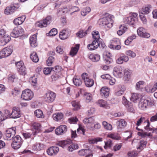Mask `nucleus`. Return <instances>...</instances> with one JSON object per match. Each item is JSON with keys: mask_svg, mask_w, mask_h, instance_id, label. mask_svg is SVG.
Segmentation results:
<instances>
[{"mask_svg": "<svg viewBox=\"0 0 157 157\" xmlns=\"http://www.w3.org/2000/svg\"><path fill=\"white\" fill-rule=\"evenodd\" d=\"M113 16L107 13H105L103 17L99 19V24L104 26L107 30H108L113 26Z\"/></svg>", "mask_w": 157, "mask_h": 157, "instance_id": "obj_1", "label": "nucleus"}, {"mask_svg": "<svg viewBox=\"0 0 157 157\" xmlns=\"http://www.w3.org/2000/svg\"><path fill=\"white\" fill-rule=\"evenodd\" d=\"M154 100L150 96L142 97L139 103V107L142 110L145 109L148 105H151L154 104Z\"/></svg>", "mask_w": 157, "mask_h": 157, "instance_id": "obj_2", "label": "nucleus"}, {"mask_svg": "<svg viewBox=\"0 0 157 157\" xmlns=\"http://www.w3.org/2000/svg\"><path fill=\"white\" fill-rule=\"evenodd\" d=\"M137 15L136 13H132L130 16L124 18V23L130 26L135 25L138 21Z\"/></svg>", "mask_w": 157, "mask_h": 157, "instance_id": "obj_3", "label": "nucleus"}, {"mask_svg": "<svg viewBox=\"0 0 157 157\" xmlns=\"http://www.w3.org/2000/svg\"><path fill=\"white\" fill-rule=\"evenodd\" d=\"M22 143L21 137L19 135H17L12 138L11 146L14 149H18L21 147Z\"/></svg>", "mask_w": 157, "mask_h": 157, "instance_id": "obj_4", "label": "nucleus"}, {"mask_svg": "<svg viewBox=\"0 0 157 157\" xmlns=\"http://www.w3.org/2000/svg\"><path fill=\"white\" fill-rule=\"evenodd\" d=\"M16 133V128L13 127L8 128L6 131L5 133L6 139L7 140H11Z\"/></svg>", "mask_w": 157, "mask_h": 157, "instance_id": "obj_5", "label": "nucleus"}, {"mask_svg": "<svg viewBox=\"0 0 157 157\" xmlns=\"http://www.w3.org/2000/svg\"><path fill=\"white\" fill-rule=\"evenodd\" d=\"M82 79L84 81L86 86L87 87H91L94 84V80L88 77V74L86 73H83L82 75Z\"/></svg>", "mask_w": 157, "mask_h": 157, "instance_id": "obj_6", "label": "nucleus"}, {"mask_svg": "<svg viewBox=\"0 0 157 157\" xmlns=\"http://www.w3.org/2000/svg\"><path fill=\"white\" fill-rule=\"evenodd\" d=\"M33 92L29 89H27L22 92L21 98L25 100H29L33 98Z\"/></svg>", "mask_w": 157, "mask_h": 157, "instance_id": "obj_7", "label": "nucleus"}, {"mask_svg": "<svg viewBox=\"0 0 157 157\" xmlns=\"http://www.w3.org/2000/svg\"><path fill=\"white\" fill-rule=\"evenodd\" d=\"M56 97L55 93L52 91H48L45 94L44 100L48 103H51L55 100Z\"/></svg>", "mask_w": 157, "mask_h": 157, "instance_id": "obj_8", "label": "nucleus"}, {"mask_svg": "<svg viewBox=\"0 0 157 157\" xmlns=\"http://www.w3.org/2000/svg\"><path fill=\"white\" fill-rule=\"evenodd\" d=\"M120 40L117 38H114L111 40V44L109 45L108 47L111 49L119 50L121 48Z\"/></svg>", "mask_w": 157, "mask_h": 157, "instance_id": "obj_9", "label": "nucleus"}, {"mask_svg": "<svg viewBox=\"0 0 157 157\" xmlns=\"http://www.w3.org/2000/svg\"><path fill=\"white\" fill-rule=\"evenodd\" d=\"M13 51V47L12 45L4 48L0 52V54L2 55L4 57L10 56Z\"/></svg>", "mask_w": 157, "mask_h": 157, "instance_id": "obj_10", "label": "nucleus"}, {"mask_svg": "<svg viewBox=\"0 0 157 157\" xmlns=\"http://www.w3.org/2000/svg\"><path fill=\"white\" fill-rule=\"evenodd\" d=\"M52 17L50 16H47L45 19L36 23V26L39 27H46L47 25L49 24L51 21Z\"/></svg>", "mask_w": 157, "mask_h": 157, "instance_id": "obj_11", "label": "nucleus"}, {"mask_svg": "<svg viewBox=\"0 0 157 157\" xmlns=\"http://www.w3.org/2000/svg\"><path fill=\"white\" fill-rule=\"evenodd\" d=\"M15 64L19 73L21 75H25L26 74V69L23 62L20 61L16 63Z\"/></svg>", "mask_w": 157, "mask_h": 157, "instance_id": "obj_12", "label": "nucleus"}, {"mask_svg": "<svg viewBox=\"0 0 157 157\" xmlns=\"http://www.w3.org/2000/svg\"><path fill=\"white\" fill-rule=\"evenodd\" d=\"M21 116V112L20 108L17 107H14L12 109V111L10 115V118H17Z\"/></svg>", "mask_w": 157, "mask_h": 157, "instance_id": "obj_13", "label": "nucleus"}, {"mask_svg": "<svg viewBox=\"0 0 157 157\" xmlns=\"http://www.w3.org/2000/svg\"><path fill=\"white\" fill-rule=\"evenodd\" d=\"M30 125L33 130H35V131L33 132L34 135H36L41 129V125L38 122H32L30 123Z\"/></svg>", "mask_w": 157, "mask_h": 157, "instance_id": "obj_14", "label": "nucleus"}, {"mask_svg": "<svg viewBox=\"0 0 157 157\" xmlns=\"http://www.w3.org/2000/svg\"><path fill=\"white\" fill-rule=\"evenodd\" d=\"M23 29L20 27H15L11 33V36L13 37H17L22 36L23 34Z\"/></svg>", "mask_w": 157, "mask_h": 157, "instance_id": "obj_15", "label": "nucleus"}, {"mask_svg": "<svg viewBox=\"0 0 157 157\" xmlns=\"http://www.w3.org/2000/svg\"><path fill=\"white\" fill-rule=\"evenodd\" d=\"M137 32L138 35L141 37L148 38L150 36V34L147 33L145 29L142 27L138 28Z\"/></svg>", "mask_w": 157, "mask_h": 157, "instance_id": "obj_16", "label": "nucleus"}, {"mask_svg": "<svg viewBox=\"0 0 157 157\" xmlns=\"http://www.w3.org/2000/svg\"><path fill=\"white\" fill-rule=\"evenodd\" d=\"M122 103L126 107L128 111L133 112L134 109L132 103L128 101L123 96L122 98Z\"/></svg>", "mask_w": 157, "mask_h": 157, "instance_id": "obj_17", "label": "nucleus"}, {"mask_svg": "<svg viewBox=\"0 0 157 157\" xmlns=\"http://www.w3.org/2000/svg\"><path fill=\"white\" fill-rule=\"evenodd\" d=\"M146 121H147L146 122L147 123V124L146 126L144 127V129L148 131H152V128L149 127L150 122L149 121L147 120H146L145 118L144 117H141L140 118V119L137 121L136 123V125L138 126H139L143 122H144V123H145L146 122Z\"/></svg>", "mask_w": 157, "mask_h": 157, "instance_id": "obj_18", "label": "nucleus"}, {"mask_svg": "<svg viewBox=\"0 0 157 157\" xmlns=\"http://www.w3.org/2000/svg\"><path fill=\"white\" fill-rule=\"evenodd\" d=\"M67 131V127L65 125H61L57 128L55 130L57 135H63Z\"/></svg>", "mask_w": 157, "mask_h": 157, "instance_id": "obj_19", "label": "nucleus"}, {"mask_svg": "<svg viewBox=\"0 0 157 157\" xmlns=\"http://www.w3.org/2000/svg\"><path fill=\"white\" fill-rule=\"evenodd\" d=\"M113 74L117 77H121L123 75L122 67L120 66L115 67L113 69Z\"/></svg>", "mask_w": 157, "mask_h": 157, "instance_id": "obj_20", "label": "nucleus"}, {"mask_svg": "<svg viewBox=\"0 0 157 157\" xmlns=\"http://www.w3.org/2000/svg\"><path fill=\"white\" fill-rule=\"evenodd\" d=\"M18 8L16 6L13 5H11L6 8L4 10V13L7 15L12 14Z\"/></svg>", "mask_w": 157, "mask_h": 157, "instance_id": "obj_21", "label": "nucleus"}, {"mask_svg": "<svg viewBox=\"0 0 157 157\" xmlns=\"http://www.w3.org/2000/svg\"><path fill=\"white\" fill-rule=\"evenodd\" d=\"M70 31L67 29H64L59 33V38L62 40L66 39L70 35Z\"/></svg>", "mask_w": 157, "mask_h": 157, "instance_id": "obj_22", "label": "nucleus"}, {"mask_svg": "<svg viewBox=\"0 0 157 157\" xmlns=\"http://www.w3.org/2000/svg\"><path fill=\"white\" fill-rule=\"evenodd\" d=\"M100 42H97L96 40H93L91 44H88L87 48L90 51H93L97 49L99 46Z\"/></svg>", "mask_w": 157, "mask_h": 157, "instance_id": "obj_23", "label": "nucleus"}, {"mask_svg": "<svg viewBox=\"0 0 157 157\" xmlns=\"http://www.w3.org/2000/svg\"><path fill=\"white\" fill-rule=\"evenodd\" d=\"M59 150V149L58 147L54 146L49 148L47 150V152L48 155H52L56 154Z\"/></svg>", "mask_w": 157, "mask_h": 157, "instance_id": "obj_24", "label": "nucleus"}, {"mask_svg": "<svg viewBox=\"0 0 157 157\" xmlns=\"http://www.w3.org/2000/svg\"><path fill=\"white\" fill-rule=\"evenodd\" d=\"M36 37V35L35 34L31 36L29 38L30 44L32 47H35L37 45Z\"/></svg>", "mask_w": 157, "mask_h": 157, "instance_id": "obj_25", "label": "nucleus"}, {"mask_svg": "<svg viewBox=\"0 0 157 157\" xmlns=\"http://www.w3.org/2000/svg\"><path fill=\"white\" fill-rule=\"evenodd\" d=\"M89 58L92 61L97 62L100 59V56L98 54H91L89 55Z\"/></svg>", "mask_w": 157, "mask_h": 157, "instance_id": "obj_26", "label": "nucleus"}, {"mask_svg": "<svg viewBox=\"0 0 157 157\" xmlns=\"http://www.w3.org/2000/svg\"><path fill=\"white\" fill-rule=\"evenodd\" d=\"M26 18L25 16H22L15 19L13 21L14 23L16 25L21 24Z\"/></svg>", "mask_w": 157, "mask_h": 157, "instance_id": "obj_27", "label": "nucleus"}, {"mask_svg": "<svg viewBox=\"0 0 157 157\" xmlns=\"http://www.w3.org/2000/svg\"><path fill=\"white\" fill-rule=\"evenodd\" d=\"M79 155L84 156L87 154H91V150L90 149H83L79 150L78 151Z\"/></svg>", "mask_w": 157, "mask_h": 157, "instance_id": "obj_28", "label": "nucleus"}, {"mask_svg": "<svg viewBox=\"0 0 157 157\" xmlns=\"http://www.w3.org/2000/svg\"><path fill=\"white\" fill-rule=\"evenodd\" d=\"M94 121V119L93 117H90L88 118H86L83 120V122L86 124H87L88 128L90 126L89 125H92L93 124Z\"/></svg>", "mask_w": 157, "mask_h": 157, "instance_id": "obj_29", "label": "nucleus"}, {"mask_svg": "<svg viewBox=\"0 0 157 157\" xmlns=\"http://www.w3.org/2000/svg\"><path fill=\"white\" fill-rule=\"evenodd\" d=\"M63 115L61 112L55 113L53 115V119L56 121H61L63 119Z\"/></svg>", "mask_w": 157, "mask_h": 157, "instance_id": "obj_30", "label": "nucleus"}, {"mask_svg": "<svg viewBox=\"0 0 157 157\" xmlns=\"http://www.w3.org/2000/svg\"><path fill=\"white\" fill-rule=\"evenodd\" d=\"M109 89L105 87H102L100 90V94L101 96L107 97L109 95Z\"/></svg>", "mask_w": 157, "mask_h": 157, "instance_id": "obj_31", "label": "nucleus"}, {"mask_svg": "<svg viewBox=\"0 0 157 157\" xmlns=\"http://www.w3.org/2000/svg\"><path fill=\"white\" fill-rule=\"evenodd\" d=\"M128 58L127 56H124L119 57L116 60V62L118 64H121L123 63L124 62H128Z\"/></svg>", "mask_w": 157, "mask_h": 157, "instance_id": "obj_32", "label": "nucleus"}, {"mask_svg": "<svg viewBox=\"0 0 157 157\" xmlns=\"http://www.w3.org/2000/svg\"><path fill=\"white\" fill-rule=\"evenodd\" d=\"M44 145L40 143H36L34 144L33 147L32 149L33 151H40L43 148Z\"/></svg>", "mask_w": 157, "mask_h": 157, "instance_id": "obj_33", "label": "nucleus"}, {"mask_svg": "<svg viewBox=\"0 0 157 157\" xmlns=\"http://www.w3.org/2000/svg\"><path fill=\"white\" fill-rule=\"evenodd\" d=\"M107 137L115 140H120L121 138L120 136L117 133H109Z\"/></svg>", "mask_w": 157, "mask_h": 157, "instance_id": "obj_34", "label": "nucleus"}, {"mask_svg": "<svg viewBox=\"0 0 157 157\" xmlns=\"http://www.w3.org/2000/svg\"><path fill=\"white\" fill-rule=\"evenodd\" d=\"M147 143L146 140H140L138 143V146L137 147V149L142 150L146 147Z\"/></svg>", "mask_w": 157, "mask_h": 157, "instance_id": "obj_35", "label": "nucleus"}, {"mask_svg": "<svg viewBox=\"0 0 157 157\" xmlns=\"http://www.w3.org/2000/svg\"><path fill=\"white\" fill-rule=\"evenodd\" d=\"M88 29L86 31L80 30L78 32L76 33V35L77 37L82 38L85 36L87 34Z\"/></svg>", "mask_w": 157, "mask_h": 157, "instance_id": "obj_36", "label": "nucleus"}, {"mask_svg": "<svg viewBox=\"0 0 157 157\" xmlns=\"http://www.w3.org/2000/svg\"><path fill=\"white\" fill-rule=\"evenodd\" d=\"M136 129L138 131H140L141 132H138V135L141 136L142 137H145L146 136H149L151 135V134L150 133H147L146 132H145L144 131H143L142 129L138 128V127H136Z\"/></svg>", "mask_w": 157, "mask_h": 157, "instance_id": "obj_37", "label": "nucleus"}, {"mask_svg": "<svg viewBox=\"0 0 157 157\" xmlns=\"http://www.w3.org/2000/svg\"><path fill=\"white\" fill-rule=\"evenodd\" d=\"M127 28L124 25H121L119 27V30L117 32L119 36H121L126 31Z\"/></svg>", "mask_w": 157, "mask_h": 157, "instance_id": "obj_38", "label": "nucleus"}, {"mask_svg": "<svg viewBox=\"0 0 157 157\" xmlns=\"http://www.w3.org/2000/svg\"><path fill=\"white\" fill-rule=\"evenodd\" d=\"M34 114L37 118H44V115L43 114L42 111L41 110L38 109L36 110L34 112Z\"/></svg>", "mask_w": 157, "mask_h": 157, "instance_id": "obj_39", "label": "nucleus"}, {"mask_svg": "<svg viewBox=\"0 0 157 157\" xmlns=\"http://www.w3.org/2000/svg\"><path fill=\"white\" fill-rule=\"evenodd\" d=\"M30 58L31 60L34 62H37L39 61V58L35 52H33L30 55Z\"/></svg>", "mask_w": 157, "mask_h": 157, "instance_id": "obj_40", "label": "nucleus"}, {"mask_svg": "<svg viewBox=\"0 0 157 157\" xmlns=\"http://www.w3.org/2000/svg\"><path fill=\"white\" fill-rule=\"evenodd\" d=\"M73 82L74 84L76 86H80L82 83L81 80L77 77H75L73 78Z\"/></svg>", "mask_w": 157, "mask_h": 157, "instance_id": "obj_41", "label": "nucleus"}, {"mask_svg": "<svg viewBox=\"0 0 157 157\" xmlns=\"http://www.w3.org/2000/svg\"><path fill=\"white\" fill-rule=\"evenodd\" d=\"M63 76L60 73H55L51 76V78L53 81H56L61 78Z\"/></svg>", "mask_w": 157, "mask_h": 157, "instance_id": "obj_42", "label": "nucleus"}, {"mask_svg": "<svg viewBox=\"0 0 157 157\" xmlns=\"http://www.w3.org/2000/svg\"><path fill=\"white\" fill-rule=\"evenodd\" d=\"M70 9H68L67 7L64 8L62 10H59L57 13V15L58 16H60L62 15V13L65 14L67 12L71 11Z\"/></svg>", "mask_w": 157, "mask_h": 157, "instance_id": "obj_43", "label": "nucleus"}, {"mask_svg": "<svg viewBox=\"0 0 157 157\" xmlns=\"http://www.w3.org/2000/svg\"><path fill=\"white\" fill-rule=\"evenodd\" d=\"M117 126L120 128L121 127H125L127 124L126 122L124 119L120 120L117 122Z\"/></svg>", "mask_w": 157, "mask_h": 157, "instance_id": "obj_44", "label": "nucleus"}, {"mask_svg": "<svg viewBox=\"0 0 157 157\" xmlns=\"http://www.w3.org/2000/svg\"><path fill=\"white\" fill-rule=\"evenodd\" d=\"M71 142V140H63L60 141L58 145L59 146L63 148L65 146L67 145Z\"/></svg>", "mask_w": 157, "mask_h": 157, "instance_id": "obj_45", "label": "nucleus"}, {"mask_svg": "<svg viewBox=\"0 0 157 157\" xmlns=\"http://www.w3.org/2000/svg\"><path fill=\"white\" fill-rule=\"evenodd\" d=\"M102 125L104 128L108 130H111L112 129V125L105 121H104L102 122Z\"/></svg>", "mask_w": 157, "mask_h": 157, "instance_id": "obj_46", "label": "nucleus"}, {"mask_svg": "<svg viewBox=\"0 0 157 157\" xmlns=\"http://www.w3.org/2000/svg\"><path fill=\"white\" fill-rule=\"evenodd\" d=\"M105 145L104 148L105 149H107L108 148H110L113 145L112 141L111 140H109L106 141L105 142Z\"/></svg>", "mask_w": 157, "mask_h": 157, "instance_id": "obj_47", "label": "nucleus"}, {"mask_svg": "<svg viewBox=\"0 0 157 157\" xmlns=\"http://www.w3.org/2000/svg\"><path fill=\"white\" fill-rule=\"evenodd\" d=\"M91 10L90 7H87L83 8L81 12V14L83 16H85Z\"/></svg>", "mask_w": 157, "mask_h": 157, "instance_id": "obj_48", "label": "nucleus"}, {"mask_svg": "<svg viewBox=\"0 0 157 157\" xmlns=\"http://www.w3.org/2000/svg\"><path fill=\"white\" fill-rule=\"evenodd\" d=\"M103 59L105 63L107 64H109L113 61L112 59L107 56H105L103 57Z\"/></svg>", "mask_w": 157, "mask_h": 157, "instance_id": "obj_49", "label": "nucleus"}, {"mask_svg": "<svg viewBox=\"0 0 157 157\" xmlns=\"http://www.w3.org/2000/svg\"><path fill=\"white\" fill-rule=\"evenodd\" d=\"M8 80L11 82H15L17 80V78L15 74L10 75L8 78Z\"/></svg>", "mask_w": 157, "mask_h": 157, "instance_id": "obj_50", "label": "nucleus"}, {"mask_svg": "<svg viewBox=\"0 0 157 157\" xmlns=\"http://www.w3.org/2000/svg\"><path fill=\"white\" fill-rule=\"evenodd\" d=\"M139 94L136 93H133L132 95L130 100L132 101L136 102L139 98Z\"/></svg>", "mask_w": 157, "mask_h": 157, "instance_id": "obj_51", "label": "nucleus"}, {"mask_svg": "<svg viewBox=\"0 0 157 157\" xmlns=\"http://www.w3.org/2000/svg\"><path fill=\"white\" fill-rule=\"evenodd\" d=\"M151 5H147L143 9V13L146 14L148 13L151 11Z\"/></svg>", "mask_w": 157, "mask_h": 157, "instance_id": "obj_52", "label": "nucleus"}, {"mask_svg": "<svg viewBox=\"0 0 157 157\" xmlns=\"http://www.w3.org/2000/svg\"><path fill=\"white\" fill-rule=\"evenodd\" d=\"M86 101L87 102L90 101L92 99V94L90 93H85L84 94Z\"/></svg>", "mask_w": 157, "mask_h": 157, "instance_id": "obj_53", "label": "nucleus"}, {"mask_svg": "<svg viewBox=\"0 0 157 157\" xmlns=\"http://www.w3.org/2000/svg\"><path fill=\"white\" fill-rule=\"evenodd\" d=\"M54 60V58L53 56H50L46 61V64L48 66H51Z\"/></svg>", "mask_w": 157, "mask_h": 157, "instance_id": "obj_54", "label": "nucleus"}, {"mask_svg": "<svg viewBox=\"0 0 157 157\" xmlns=\"http://www.w3.org/2000/svg\"><path fill=\"white\" fill-rule=\"evenodd\" d=\"M98 104L99 106L103 107H107L106 101L103 100H99L98 101Z\"/></svg>", "mask_w": 157, "mask_h": 157, "instance_id": "obj_55", "label": "nucleus"}, {"mask_svg": "<svg viewBox=\"0 0 157 157\" xmlns=\"http://www.w3.org/2000/svg\"><path fill=\"white\" fill-rule=\"evenodd\" d=\"M72 106L74 108V109L75 110H78L79 109L80 105L79 103L78 102L76 101H73L72 102Z\"/></svg>", "mask_w": 157, "mask_h": 157, "instance_id": "obj_56", "label": "nucleus"}, {"mask_svg": "<svg viewBox=\"0 0 157 157\" xmlns=\"http://www.w3.org/2000/svg\"><path fill=\"white\" fill-rule=\"evenodd\" d=\"M78 49L77 47L72 48L70 53V55L72 57L75 55L77 53Z\"/></svg>", "mask_w": 157, "mask_h": 157, "instance_id": "obj_57", "label": "nucleus"}, {"mask_svg": "<svg viewBox=\"0 0 157 157\" xmlns=\"http://www.w3.org/2000/svg\"><path fill=\"white\" fill-rule=\"evenodd\" d=\"M152 86L150 85H147V87L145 88V90L148 93H152L154 92Z\"/></svg>", "mask_w": 157, "mask_h": 157, "instance_id": "obj_58", "label": "nucleus"}, {"mask_svg": "<svg viewBox=\"0 0 157 157\" xmlns=\"http://www.w3.org/2000/svg\"><path fill=\"white\" fill-rule=\"evenodd\" d=\"M57 33V31L56 29L53 28L48 33V35L50 36H55Z\"/></svg>", "mask_w": 157, "mask_h": 157, "instance_id": "obj_59", "label": "nucleus"}, {"mask_svg": "<svg viewBox=\"0 0 157 157\" xmlns=\"http://www.w3.org/2000/svg\"><path fill=\"white\" fill-rule=\"evenodd\" d=\"M52 67H46L44 69L43 72L45 75H48L50 74L52 70Z\"/></svg>", "mask_w": 157, "mask_h": 157, "instance_id": "obj_60", "label": "nucleus"}, {"mask_svg": "<svg viewBox=\"0 0 157 157\" xmlns=\"http://www.w3.org/2000/svg\"><path fill=\"white\" fill-rule=\"evenodd\" d=\"M101 128V125L98 123H97L95 124L93 126H90L89 128L91 130H94L95 129H99Z\"/></svg>", "mask_w": 157, "mask_h": 157, "instance_id": "obj_61", "label": "nucleus"}, {"mask_svg": "<svg viewBox=\"0 0 157 157\" xmlns=\"http://www.w3.org/2000/svg\"><path fill=\"white\" fill-rule=\"evenodd\" d=\"M52 70L56 73H60L59 72L62 70V68L60 66H56L53 68Z\"/></svg>", "mask_w": 157, "mask_h": 157, "instance_id": "obj_62", "label": "nucleus"}, {"mask_svg": "<svg viewBox=\"0 0 157 157\" xmlns=\"http://www.w3.org/2000/svg\"><path fill=\"white\" fill-rule=\"evenodd\" d=\"M126 54L128 56L132 57V58H134L136 57V54L130 50L127 51L126 52Z\"/></svg>", "mask_w": 157, "mask_h": 157, "instance_id": "obj_63", "label": "nucleus"}, {"mask_svg": "<svg viewBox=\"0 0 157 157\" xmlns=\"http://www.w3.org/2000/svg\"><path fill=\"white\" fill-rule=\"evenodd\" d=\"M143 81H140L136 83V88L137 90H139L140 88H142V85L144 83Z\"/></svg>", "mask_w": 157, "mask_h": 157, "instance_id": "obj_64", "label": "nucleus"}]
</instances>
